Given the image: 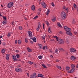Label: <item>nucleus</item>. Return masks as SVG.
I'll return each mask as SVG.
<instances>
[{
	"instance_id": "f257e3e1",
	"label": "nucleus",
	"mask_w": 78,
	"mask_h": 78,
	"mask_svg": "<svg viewBox=\"0 0 78 78\" xmlns=\"http://www.w3.org/2000/svg\"><path fill=\"white\" fill-rule=\"evenodd\" d=\"M64 28L66 31V33L69 36H72V34L71 31H70V30H71L70 28L67 27H64Z\"/></svg>"
},
{
	"instance_id": "f03ea898",
	"label": "nucleus",
	"mask_w": 78,
	"mask_h": 78,
	"mask_svg": "<svg viewBox=\"0 0 78 78\" xmlns=\"http://www.w3.org/2000/svg\"><path fill=\"white\" fill-rule=\"evenodd\" d=\"M67 16V14L65 12L63 11L61 13V16L62 18L64 19L66 18V16Z\"/></svg>"
},
{
	"instance_id": "7ed1b4c3",
	"label": "nucleus",
	"mask_w": 78,
	"mask_h": 78,
	"mask_svg": "<svg viewBox=\"0 0 78 78\" xmlns=\"http://www.w3.org/2000/svg\"><path fill=\"white\" fill-rule=\"evenodd\" d=\"M13 5H14V3H13V2H11L8 4L7 6L8 8H11Z\"/></svg>"
},
{
	"instance_id": "20e7f679",
	"label": "nucleus",
	"mask_w": 78,
	"mask_h": 78,
	"mask_svg": "<svg viewBox=\"0 0 78 78\" xmlns=\"http://www.w3.org/2000/svg\"><path fill=\"white\" fill-rule=\"evenodd\" d=\"M15 71L16 72H22V69L21 68H16L15 69Z\"/></svg>"
},
{
	"instance_id": "39448f33",
	"label": "nucleus",
	"mask_w": 78,
	"mask_h": 78,
	"mask_svg": "<svg viewBox=\"0 0 78 78\" xmlns=\"http://www.w3.org/2000/svg\"><path fill=\"white\" fill-rule=\"evenodd\" d=\"M36 73H34L32 75L30 76V78H36Z\"/></svg>"
},
{
	"instance_id": "423d86ee",
	"label": "nucleus",
	"mask_w": 78,
	"mask_h": 78,
	"mask_svg": "<svg viewBox=\"0 0 78 78\" xmlns=\"http://www.w3.org/2000/svg\"><path fill=\"white\" fill-rule=\"evenodd\" d=\"M41 5L44 8H45L47 7V4L44 2H42Z\"/></svg>"
},
{
	"instance_id": "0eeeda50",
	"label": "nucleus",
	"mask_w": 78,
	"mask_h": 78,
	"mask_svg": "<svg viewBox=\"0 0 78 78\" xmlns=\"http://www.w3.org/2000/svg\"><path fill=\"white\" fill-rule=\"evenodd\" d=\"M70 51L71 53H74L76 52V49L73 48H70Z\"/></svg>"
},
{
	"instance_id": "6e6552de",
	"label": "nucleus",
	"mask_w": 78,
	"mask_h": 78,
	"mask_svg": "<svg viewBox=\"0 0 78 78\" xmlns=\"http://www.w3.org/2000/svg\"><path fill=\"white\" fill-rule=\"evenodd\" d=\"M28 33L29 37H31L32 36V32L31 31H28Z\"/></svg>"
},
{
	"instance_id": "1a4fd4ad",
	"label": "nucleus",
	"mask_w": 78,
	"mask_h": 78,
	"mask_svg": "<svg viewBox=\"0 0 78 78\" xmlns=\"http://www.w3.org/2000/svg\"><path fill=\"white\" fill-rule=\"evenodd\" d=\"M74 70H75L74 68H72L70 71H69L68 72L69 73H73V72Z\"/></svg>"
},
{
	"instance_id": "9d476101",
	"label": "nucleus",
	"mask_w": 78,
	"mask_h": 78,
	"mask_svg": "<svg viewBox=\"0 0 78 78\" xmlns=\"http://www.w3.org/2000/svg\"><path fill=\"white\" fill-rule=\"evenodd\" d=\"M9 56H10V54H7L6 55V59L8 60V61L9 60Z\"/></svg>"
},
{
	"instance_id": "9b49d317",
	"label": "nucleus",
	"mask_w": 78,
	"mask_h": 78,
	"mask_svg": "<svg viewBox=\"0 0 78 78\" xmlns=\"http://www.w3.org/2000/svg\"><path fill=\"white\" fill-rule=\"evenodd\" d=\"M70 59L71 60H72V61H74L75 59H76V57L74 56H71L70 57Z\"/></svg>"
},
{
	"instance_id": "f8f14e48",
	"label": "nucleus",
	"mask_w": 78,
	"mask_h": 78,
	"mask_svg": "<svg viewBox=\"0 0 78 78\" xmlns=\"http://www.w3.org/2000/svg\"><path fill=\"white\" fill-rule=\"evenodd\" d=\"M39 25L38 27V28L37 29V31H39V29L41 28V23L39 22L38 23Z\"/></svg>"
},
{
	"instance_id": "ddd939ff",
	"label": "nucleus",
	"mask_w": 78,
	"mask_h": 78,
	"mask_svg": "<svg viewBox=\"0 0 78 78\" xmlns=\"http://www.w3.org/2000/svg\"><path fill=\"white\" fill-rule=\"evenodd\" d=\"M38 76H37L36 77L37 78H38V77H42V76H44V75L41 74H38Z\"/></svg>"
},
{
	"instance_id": "4468645a",
	"label": "nucleus",
	"mask_w": 78,
	"mask_h": 78,
	"mask_svg": "<svg viewBox=\"0 0 78 78\" xmlns=\"http://www.w3.org/2000/svg\"><path fill=\"white\" fill-rule=\"evenodd\" d=\"M51 20L53 22H56V18L55 17L54 18H53L51 19Z\"/></svg>"
},
{
	"instance_id": "2eb2a0df",
	"label": "nucleus",
	"mask_w": 78,
	"mask_h": 78,
	"mask_svg": "<svg viewBox=\"0 0 78 78\" xmlns=\"http://www.w3.org/2000/svg\"><path fill=\"white\" fill-rule=\"evenodd\" d=\"M50 12V9H48V10L46 12V15L47 16H48V14H49V13Z\"/></svg>"
},
{
	"instance_id": "dca6fc26",
	"label": "nucleus",
	"mask_w": 78,
	"mask_h": 78,
	"mask_svg": "<svg viewBox=\"0 0 78 78\" xmlns=\"http://www.w3.org/2000/svg\"><path fill=\"white\" fill-rule=\"evenodd\" d=\"M31 9L32 10H33V11H34V10H35L34 5H33V6L31 7Z\"/></svg>"
},
{
	"instance_id": "f3484780",
	"label": "nucleus",
	"mask_w": 78,
	"mask_h": 78,
	"mask_svg": "<svg viewBox=\"0 0 78 78\" xmlns=\"http://www.w3.org/2000/svg\"><path fill=\"white\" fill-rule=\"evenodd\" d=\"M5 51H6V50H5V49H3L2 50L1 52L3 54V53H5Z\"/></svg>"
},
{
	"instance_id": "a211bd4d",
	"label": "nucleus",
	"mask_w": 78,
	"mask_h": 78,
	"mask_svg": "<svg viewBox=\"0 0 78 78\" xmlns=\"http://www.w3.org/2000/svg\"><path fill=\"white\" fill-rule=\"evenodd\" d=\"M31 40H33V41H34V42H36V37H34L33 38H32Z\"/></svg>"
},
{
	"instance_id": "6ab92c4d",
	"label": "nucleus",
	"mask_w": 78,
	"mask_h": 78,
	"mask_svg": "<svg viewBox=\"0 0 78 78\" xmlns=\"http://www.w3.org/2000/svg\"><path fill=\"white\" fill-rule=\"evenodd\" d=\"M56 67L60 70H61L62 69V68L60 66H56Z\"/></svg>"
},
{
	"instance_id": "aec40b11",
	"label": "nucleus",
	"mask_w": 78,
	"mask_h": 78,
	"mask_svg": "<svg viewBox=\"0 0 78 78\" xmlns=\"http://www.w3.org/2000/svg\"><path fill=\"white\" fill-rule=\"evenodd\" d=\"M13 59H14L15 61H17V60L16 59V56H13Z\"/></svg>"
},
{
	"instance_id": "412c9836",
	"label": "nucleus",
	"mask_w": 78,
	"mask_h": 78,
	"mask_svg": "<svg viewBox=\"0 0 78 78\" xmlns=\"http://www.w3.org/2000/svg\"><path fill=\"white\" fill-rule=\"evenodd\" d=\"M58 49L59 50H60L61 51H64V50H63V48H58Z\"/></svg>"
},
{
	"instance_id": "4be33fe9",
	"label": "nucleus",
	"mask_w": 78,
	"mask_h": 78,
	"mask_svg": "<svg viewBox=\"0 0 78 78\" xmlns=\"http://www.w3.org/2000/svg\"><path fill=\"white\" fill-rule=\"evenodd\" d=\"M19 29L20 30H23V27H22V26H19Z\"/></svg>"
},
{
	"instance_id": "5701e85b",
	"label": "nucleus",
	"mask_w": 78,
	"mask_h": 78,
	"mask_svg": "<svg viewBox=\"0 0 78 78\" xmlns=\"http://www.w3.org/2000/svg\"><path fill=\"white\" fill-rule=\"evenodd\" d=\"M34 66L35 67L37 68V66H38V64L37 63H34Z\"/></svg>"
},
{
	"instance_id": "b1692460",
	"label": "nucleus",
	"mask_w": 78,
	"mask_h": 78,
	"mask_svg": "<svg viewBox=\"0 0 78 78\" xmlns=\"http://www.w3.org/2000/svg\"><path fill=\"white\" fill-rule=\"evenodd\" d=\"M65 10L66 11V13H68V12H69V8H66Z\"/></svg>"
},
{
	"instance_id": "393cba45",
	"label": "nucleus",
	"mask_w": 78,
	"mask_h": 78,
	"mask_svg": "<svg viewBox=\"0 0 78 78\" xmlns=\"http://www.w3.org/2000/svg\"><path fill=\"white\" fill-rule=\"evenodd\" d=\"M27 50H28V52H31V51H32V50L30 48H27Z\"/></svg>"
},
{
	"instance_id": "a878e982",
	"label": "nucleus",
	"mask_w": 78,
	"mask_h": 78,
	"mask_svg": "<svg viewBox=\"0 0 78 78\" xmlns=\"http://www.w3.org/2000/svg\"><path fill=\"white\" fill-rule=\"evenodd\" d=\"M75 67V65L72 64L71 66V67L72 69H74V67Z\"/></svg>"
},
{
	"instance_id": "bb28decb",
	"label": "nucleus",
	"mask_w": 78,
	"mask_h": 78,
	"mask_svg": "<svg viewBox=\"0 0 78 78\" xmlns=\"http://www.w3.org/2000/svg\"><path fill=\"white\" fill-rule=\"evenodd\" d=\"M57 24L58 26V27H60V28H61V27H62V26H61V25L60 23H59V22H57Z\"/></svg>"
},
{
	"instance_id": "cd10ccee",
	"label": "nucleus",
	"mask_w": 78,
	"mask_h": 78,
	"mask_svg": "<svg viewBox=\"0 0 78 78\" xmlns=\"http://www.w3.org/2000/svg\"><path fill=\"white\" fill-rule=\"evenodd\" d=\"M2 23L4 24V25H6L7 23V22L5 20L3 21L2 22Z\"/></svg>"
},
{
	"instance_id": "c85d7f7f",
	"label": "nucleus",
	"mask_w": 78,
	"mask_h": 78,
	"mask_svg": "<svg viewBox=\"0 0 78 78\" xmlns=\"http://www.w3.org/2000/svg\"><path fill=\"white\" fill-rule=\"evenodd\" d=\"M73 6L74 8L75 9H76L77 8L76 7H77L76 5V4H73Z\"/></svg>"
},
{
	"instance_id": "c756f323",
	"label": "nucleus",
	"mask_w": 78,
	"mask_h": 78,
	"mask_svg": "<svg viewBox=\"0 0 78 78\" xmlns=\"http://www.w3.org/2000/svg\"><path fill=\"white\" fill-rule=\"evenodd\" d=\"M18 42L19 44H20L22 43V41L21 40H19L18 41Z\"/></svg>"
},
{
	"instance_id": "7c9ffc66",
	"label": "nucleus",
	"mask_w": 78,
	"mask_h": 78,
	"mask_svg": "<svg viewBox=\"0 0 78 78\" xmlns=\"http://www.w3.org/2000/svg\"><path fill=\"white\" fill-rule=\"evenodd\" d=\"M59 44H64V41L63 40H62V41H60L59 42Z\"/></svg>"
},
{
	"instance_id": "2f4dec72",
	"label": "nucleus",
	"mask_w": 78,
	"mask_h": 78,
	"mask_svg": "<svg viewBox=\"0 0 78 78\" xmlns=\"http://www.w3.org/2000/svg\"><path fill=\"white\" fill-rule=\"evenodd\" d=\"M45 23H46V25H47L48 26H49V23H48V21H46L45 22Z\"/></svg>"
},
{
	"instance_id": "473e14b6",
	"label": "nucleus",
	"mask_w": 78,
	"mask_h": 78,
	"mask_svg": "<svg viewBox=\"0 0 78 78\" xmlns=\"http://www.w3.org/2000/svg\"><path fill=\"white\" fill-rule=\"evenodd\" d=\"M76 22V21H75V19H73V20L72 24H75Z\"/></svg>"
},
{
	"instance_id": "72a5a7b5",
	"label": "nucleus",
	"mask_w": 78,
	"mask_h": 78,
	"mask_svg": "<svg viewBox=\"0 0 78 78\" xmlns=\"http://www.w3.org/2000/svg\"><path fill=\"white\" fill-rule=\"evenodd\" d=\"M66 70H68L70 69V67H69V66H66Z\"/></svg>"
},
{
	"instance_id": "f704fd0d",
	"label": "nucleus",
	"mask_w": 78,
	"mask_h": 78,
	"mask_svg": "<svg viewBox=\"0 0 78 78\" xmlns=\"http://www.w3.org/2000/svg\"><path fill=\"white\" fill-rule=\"evenodd\" d=\"M58 49H55V53H58Z\"/></svg>"
},
{
	"instance_id": "c9c22d12",
	"label": "nucleus",
	"mask_w": 78,
	"mask_h": 78,
	"mask_svg": "<svg viewBox=\"0 0 78 78\" xmlns=\"http://www.w3.org/2000/svg\"><path fill=\"white\" fill-rule=\"evenodd\" d=\"M28 63L29 64H30V65H32V64H33V63L31 61L29 62Z\"/></svg>"
},
{
	"instance_id": "e433bc0d",
	"label": "nucleus",
	"mask_w": 78,
	"mask_h": 78,
	"mask_svg": "<svg viewBox=\"0 0 78 78\" xmlns=\"http://www.w3.org/2000/svg\"><path fill=\"white\" fill-rule=\"evenodd\" d=\"M48 31L49 33H50L51 31H50V27H49L48 28Z\"/></svg>"
},
{
	"instance_id": "4c0bfd02",
	"label": "nucleus",
	"mask_w": 78,
	"mask_h": 78,
	"mask_svg": "<svg viewBox=\"0 0 78 78\" xmlns=\"http://www.w3.org/2000/svg\"><path fill=\"white\" fill-rule=\"evenodd\" d=\"M42 66L45 69H47V67H46V66H45V65L43 64L42 65Z\"/></svg>"
},
{
	"instance_id": "58836bf2",
	"label": "nucleus",
	"mask_w": 78,
	"mask_h": 78,
	"mask_svg": "<svg viewBox=\"0 0 78 78\" xmlns=\"http://www.w3.org/2000/svg\"><path fill=\"white\" fill-rule=\"evenodd\" d=\"M38 58L39 59H42V55H39L38 56Z\"/></svg>"
},
{
	"instance_id": "ea45409f",
	"label": "nucleus",
	"mask_w": 78,
	"mask_h": 78,
	"mask_svg": "<svg viewBox=\"0 0 78 78\" xmlns=\"http://www.w3.org/2000/svg\"><path fill=\"white\" fill-rule=\"evenodd\" d=\"M25 42H26V43H27V42H28V38H26L25 39Z\"/></svg>"
},
{
	"instance_id": "a19ab883",
	"label": "nucleus",
	"mask_w": 78,
	"mask_h": 78,
	"mask_svg": "<svg viewBox=\"0 0 78 78\" xmlns=\"http://www.w3.org/2000/svg\"><path fill=\"white\" fill-rule=\"evenodd\" d=\"M38 46H39L40 48H42V45L41 44H39Z\"/></svg>"
},
{
	"instance_id": "79ce46f5",
	"label": "nucleus",
	"mask_w": 78,
	"mask_h": 78,
	"mask_svg": "<svg viewBox=\"0 0 78 78\" xmlns=\"http://www.w3.org/2000/svg\"><path fill=\"white\" fill-rule=\"evenodd\" d=\"M37 18H38V16H36L34 18V19H37Z\"/></svg>"
},
{
	"instance_id": "37998d69",
	"label": "nucleus",
	"mask_w": 78,
	"mask_h": 78,
	"mask_svg": "<svg viewBox=\"0 0 78 78\" xmlns=\"http://www.w3.org/2000/svg\"><path fill=\"white\" fill-rule=\"evenodd\" d=\"M16 56L17 58H19V57H20V55H19L16 54Z\"/></svg>"
},
{
	"instance_id": "c03bdc74",
	"label": "nucleus",
	"mask_w": 78,
	"mask_h": 78,
	"mask_svg": "<svg viewBox=\"0 0 78 78\" xmlns=\"http://www.w3.org/2000/svg\"><path fill=\"white\" fill-rule=\"evenodd\" d=\"M2 17H3V19H4L5 20H6V16H3Z\"/></svg>"
},
{
	"instance_id": "a18cd8bd",
	"label": "nucleus",
	"mask_w": 78,
	"mask_h": 78,
	"mask_svg": "<svg viewBox=\"0 0 78 78\" xmlns=\"http://www.w3.org/2000/svg\"><path fill=\"white\" fill-rule=\"evenodd\" d=\"M7 36L8 37H9V36H11V33H8L7 35Z\"/></svg>"
},
{
	"instance_id": "49530a36",
	"label": "nucleus",
	"mask_w": 78,
	"mask_h": 78,
	"mask_svg": "<svg viewBox=\"0 0 78 78\" xmlns=\"http://www.w3.org/2000/svg\"><path fill=\"white\" fill-rule=\"evenodd\" d=\"M29 5L30 4L28 3H26L25 4V5L26 6H29Z\"/></svg>"
},
{
	"instance_id": "de8ad7c7",
	"label": "nucleus",
	"mask_w": 78,
	"mask_h": 78,
	"mask_svg": "<svg viewBox=\"0 0 78 78\" xmlns=\"http://www.w3.org/2000/svg\"><path fill=\"white\" fill-rule=\"evenodd\" d=\"M77 33H77L76 31H74V34H75V35H76V34H77Z\"/></svg>"
},
{
	"instance_id": "09e8293b",
	"label": "nucleus",
	"mask_w": 78,
	"mask_h": 78,
	"mask_svg": "<svg viewBox=\"0 0 78 78\" xmlns=\"http://www.w3.org/2000/svg\"><path fill=\"white\" fill-rule=\"evenodd\" d=\"M51 5H52V6H55V4L52 2V3H51Z\"/></svg>"
},
{
	"instance_id": "8fccbe9b",
	"label": "nucleus",
	"mask_w": 78,
	"mask_h": 78,
	"mask_svg": "<svg viewBox=\"0 0 78 78\" xmlns=\"http://www.w3.org/2000/svg\"><path fill=\"white\" fill-rule=\"evenodd\" d=\"M43 29H44V28H45V24L44 23L43 24Z\"/></svg>"
},
{
	"instance_id": "3c124183",
	"label": "nucleus",
	"mask_w": 78,
	"mask_h": 78,
	"mask_svg": "<svg viewBox=\"0 0 78 78\" xmlns=\"http://www.w3.org/2000/svg\"><path fill=\"white\" fill-rule=\"evenodd\" d=\"M59 62V60L58 59H56V62Z\"/></svg>"
},
{
	"instance_id": "603ef678",
	"label": "nucleus",
	"mask_w": 78,
	"mask_h": 78,
	"mask_svg": "<svg viewBox=\"0 0 78 78\" xmlns=\"http://www.w3.org/2000/svg\"><path fill=\"white\" fill-rule=\"evenodd\" d=\"M59 33L60 34H62V31H60L59 32Z\"/></svg>"
},
{
	"instance_id": "864d4df0",
	"label": "nucleus",
	"mask_w": 78,
	"mask_h": 78,
	"mask_svg": "<svg viewBox=\"0 0 78 78\" xmlns=\"http://www.w3.org/2000/svg\"><path fill=\"white\" fill-rule=\"evenodd\" d=\"M49 51L51 53H52V51H51V49H49Z\"/></svg>"
},
{
	"instance_id": "5fc2aeb1",
	"label": "nucleus",
	"mask_w": 78,
	"mask_h": 78,
	"mask_svg": "<svg viewBox=\"0 0 78 78\" xmlns=\"http://www.w3.org/2000/svg\"><path fill=\"white\" fill-rule=\"evenodd\" d=\"M63 9H66V7L64 6H63Z\"/></svg>"
},
{
	"instance_id": "6e6d98bb",
	"label": "nucleus",
	"mask_w": 78,
	"mask_h": 78,
	"mask_svg": "<svg viewBox=\"0 0 78 78\" xmlns=\"http://www.w3.org/2000/svg\"><path fill=\"white\" fill-rule=\"evenodd\" d=\"M17 40H16L15 44H17Z\"/></svg>"
},
{
	"instance_id": "4d7b16f0",
	"label": "nucleus",
	"mask_w": 78,
	"mask_h": 78,
	"mask_svg": "<svg viewBox=\"0 0 78 78\" xmlns=\"http://www.w3.org/2000/svg\"><path fill=\"white\" fill-rule=\"evenodd\" d=\"M16 53H19V50H16Z\"/></svg>"
},
{
	"instance_id": "13d9d810",
	"label": "nucleus",
	"mask_w": 78,
	"mask_h": 78,
	"mask_svg": "<svg viewBox=\"0 0 78 78\" xmlns=\"http://www.w3.org/2000/svg\"><path fill=\"white\" fill-rule=\"evenodd\" d=\"M30 43H31V44H33V41H30Z\"/></svg>"
},
{
	"instance_id": "bf43d9fd",
	"label": "nucleus",
	"mask_w": 78,
	"mask_h": 78,
	"mask_svg": "<svg viewBox=\"0 0 78 78\" xmlns=\"http://www.w3.org/2000/svg\"><path fill=\"white\" fill-rule=\"evenodd\" d=\"M42 37V38H43V39H45V36Z\"/></svg>"
},
{
	"instance_id": "052dcab7",
	"label": "nucleus",
	"mask_w": 78,
	"mask_h": 78,
	"mask_svg": "<svg viewBox=\"0 0 78 78\" xmlns=\"http://www.w3.org/2000/svg\"><path fill=\"white\" fill-rule=\"evenodd\" d=\"M5 42H4L2 43L3 45H5Z\"/></svg>"
},
{
	"instance_id": "680f3d73",
	"label": "nucleus",
	"mask_w": 78,
	"mask_h": 78,
	"mask_svg": "<svg viewBox=\"0 0 78 78\" xmlns=\"http://www.w3.org/2000/svg\"><path fill=\"white\" fill-rule=\"evenodd\" d=\"M69 52H66V55H69Z\"/></svg>"
},
{
	"instance_id": "e2e57ef3",
	"label": "nucleus",
	"mask_w": 78,
	"mask_h": 78,
	"mask_svg": "<svg viewBox=\"0 0 78 78\" xmlns=\"http://www.w3.org/2000/svg\"><path fill=\"white\" fill-rule=\"evenodd\" d=\"M43 50H45V46H44L43 47Z\"/></svg>"
},
{
	"instance_id": "0e129e2a",
	"label": "nucleus",
	"mask_w": 78,
	"mask_h": 78,
	"mask_svg": "<svg viewBox=\"0 0 78 78\" xmlns=\"http://www.w3.org/2000/svg\"><path fill=\"white\" fill-rule=\"evenodd\" d=\"M76 68H78V64L76 65Z\"/></svg>"
},
{
	"instance_id": "69168bd1",
	"label": "nucleus",
	"mask_w": 78,
	"mask_h": 78,
	"mask_svg": "<svg viewBox=\"0 0 78 78\" xmlns=\"http://www.w3.org/2000/svg\"><path fill=\"white\" fill-rule=\"evenodd\" d=\"M45 48H46V49H47L48 48H47V46H45Z\"/></svg>"
},
{
	"instance_id": "338daca9",
	"label": "nucleus",
	"mask_w": 78,
	"mask_h": 78,
	"mask_svg": "<svg viewBox=\"0 0 78 78\" xmlns=\"http://www.w3.org/2000/svg\"><path fill=\"white\" fill-rule=\"evenodd\" d=\"M38 10H39L40 11H41V9L39 8V9H38Z\"/></svg>"
},
{
	"instance_id": "774afa93",
	"label": "nucleus",
	"mask_w": 78,
	"mask_h": 78,
	"mask_svg": "<svg viewBox=\"0 0 78 78\" xmlns=\"http://www.w3.org/2000/svg\"><path fill=\"white\" fill-rule=\"evenodd\" d=\"M72 9L74 11V9L73 8V7L72 8Z\"/></svg>"
}]
</instances>
